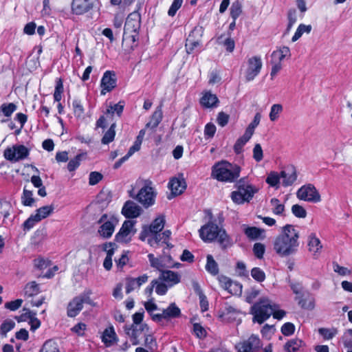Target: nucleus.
Wrapping results in <instances>:
<instances>
[{"label": "nucleus", "mask_w": 352, "mask_h": 352, "mask_svg": "<svg viewBox=\"0 0 352 352\" xmlns=\"http://www.w3.org/2000/svg\"><path fill=\"white\" fill-rule=\"evenodd\" d=\"M296 196L299 199L306 201L316 203L321 200L318 191L311 184L300 187L296 192Z\"/></svg>", "instance_id": "nucleus-8"}, {"label": "nucleus", "mask_w": 352, "mask_h": 352, "mask_svg": "<svg viewBox=\"0 0 352 352\" xmlns=\"http://www.w3.org/2000/svg\"><path fill=\"white\" fill-rule=\"evenodd\" d=\"M206 269L208 272L213 275H216L219 272L218 265L214 260L213 257L210 254L207 256Z\"/></svg>", "instance_id": "nucleus-37"}, {"label": "nucleus", "mask_w": 352, "mask_h": 352, "mask_svg": "<svg viewBox=\"0 0 352 352\" xmlns=\"http://www.w3.org/2000/svg\"><path fill=\"white\" fill-rule=\"evenodd\" d=\"M283 110V105L280 104H274L271 107L270 112L269 114L270 120L272 122L276 121L279 115L282 113Z\"/></svg>", "instance_id": "nucleus-38"}, {"label": "nucleus", "mask_w": 352, "mask_h": 352, "mask_svg": "<svg viewBox=\"0 0 352 352\" xmlns=\"http://www.w3.org/2000/svg\"><path fill=\"white\" fill-rule=\"evenodd\" d=\"M193 331L197 338L203 339L206 336V329L199 323L193 324Z\"/></svg>", "instance_id": "nucleus-55"}, {"label": "nucleus", "mask_w": 352, "mask_h": 352, "mask_svg": "<svg viewBox=\"0 0 352 352\" xmlns=\"http://www.w3.org/2000/svg\"><path fill=\"white\" fill-rule=\"evenodd\" d=\"M260 339L252 335L247 340H244L236 345V349L238 352H254L261 347Z\"/></svg>", "instance_id": "nucleus-14"}, {"label": "nucleus", "mask_w": 352, "mask_h": 352, "mask_svg": "<svg viewBox=\"0 0 352 352\" xmlns=\"http://www.w3.org/2000/svg\"><path fill=\"white\" fill-rule=\"evenodd\" d=\"M142 212V208L133 201H127L122 210V213L126 218H136Z\"/></svg>", "instance_id": "nucleus-18"}, {"label": "nucleus", "mask_w": 352, "mask_h": 352, "mask_svg": "<svg viewBox=\"0 0 352 352\" xmlns=\"http://www.w3.org/2000/svg\"><path fill=\"white\" fill-rule=\"evenodd\" d=\"M237 190L241 192L246 202H249L258 189L248 184L245 178L241 179L237 183Z\"/></svg>", "instance_id": "nucleus-17"}, {"label": "nucleus", "mask_w": 352, "mask_h": 352, "mask_svg": "<svg viewBox=\"0 0 352 352\" xmlns=\"http://www.w3.org/2000/svg\"><path fill=\"white\" fill-rule=\"evenodd\" d=\"M15 323L12 320H6L0 327V333L6 336V333L14 327Z\"/></svg>", "instance_id": "nucleus-45"}, {"label": "nucleus", "mask_w": 352, "mask_h": 352, "mask_svg": "<svg viewBox=\"0 0 352 352\" xmlns=\"http://www.w3.org/2000/svg\"><path fill=\"white\" fill-rule=\"evenodd\" d=\"M162 119V110L161 106L157 107L153 113L150 122L146 124V128L155 129L160 123Z\"/></svg>", "instance_id": "nucleus-29"}, {"label": "nucleus", "mask_w": 352, "mask_h": 352, "mask_svg": "<svg viewBox=\"0 0 352 352\" xmlns=\"http://www.w3.org/2000/svg\"><path fill=\"white\" fill-rule=\"evenodd\" d=\"M100 86L102 95H105L107 92L112 91L116 87V74L111 71L105 72L102 78Z\"/></svg>", "instance_id": "nucleus-16"}, {"label": "nucleus", "mask_w": 352, "mask_h": 352, "mask_svg": "<svg viewBox=\"0 0 352 352\" xmlns=\"http://www.w3.org/2000/svg\"><path fill=\"white\" fill-rule=\"evenodd\" d=\"M165 224L164 217L160 216L157 217L150 225L149 227L144 226L140 235V239L144 241L150 235L160 232Z\"/></svg>", "instance_id": "nucleus-12"}, {"label": "nucleus", "mask_w": 352, "mask_h": 352, "mask_svg": "<svg viewBox=\"0 0 352 352\" xmlns=\"http://www.w3.org/2000/svg\"><path fill=\"white\" fill-rule=\"evenodd\" d=\"M143 138L144 136L138 134L133 145L129 150V154H133L135 152H137L140 149Z\"/></svg>", "instance_id": "nucleus-59"}, {"label": "nucleus", "mask_w": 352, "mask_h": 352, "mask_svg": "<svg viewBox=\"0 0 352 352\" xmlns=\"http://www.w3.org/2000/svg\"><path fill=\"white\" fill-rule=\"evenodd\" d=\"M308 246L309 251L313 254L314 258H317L321 252L322 245L320 239L314 234L309 236Z\"/></svg>", "instance_id": "nucleus-24"}, {"label": "nucleus", "mask_w": 352, "mask_h": 352, "mask_svg": "<svg viewBox=\"0 0 352 352\" xmlns=\"http://www.w3.org/2000/svg\"><path fill=\"white\" fill-rule=\"evenodd\" d=\"M252 135V133L245 130L243 135L237 140L234 146V150L236 153L239 154L241 153L243 146L249 141Z\"/></svg>", "instance_id": "nucleus-33"}, {"label": "nucleus", "mask_w": 352, "mask_h": 352, "mask_svg": "<svg viewBox=\"0 0 352 352\" xmlns=\"http://www.w3.org/2000/svg\"><path fill=\"white\" fill-rule=\"evenodd\" d=\"M299 232L292 225L282 228L281 233L274 241V250L280 256H288L297 251Z\"/></svg>", "instance_id": "nucleus-1"}, {"label": "nucleus", "mask_w": 352, "mask_h": 352, "mask_svg": "<svg viewBox=\"0 0 352 352\" xmlns=\"http://www.w3.org/2000/svg\"><path fill=\"white\" fill-rule=\"evenodd\" d=\"M159 279L165 281L173 286L180 282V276L178 273L170 270H163L161 272Z\"/></svg>", "instance_id": "nucleus-26"}, {"label": "nucleus", "mask_w": 352, "mask_h": 352, "mask_svg": "<svg viewBox=\"0 0 352 352\" xmlns=\"http://www.w3.org/2000/svg\"><path fill=\"white\" fill-rule=\"evenodd\" d=\"M294 325L291 322H287L281 327V332L285 336H290L294 333Z\"/></svg>", "instance_id": "nucleus-64"}, {"label": "nucleus", "mask_w": 352, "mask_h": 352, "mask_svg": "<svg viewBox=\"0 0 352 352\" xmlns=\"http://www.w3.org/2000/svg\"><path fill=\"white\" fill-rule=\"evenodd\" d=\"M148 257L151 267L156 268L160 272L163 271L164 267H172L170 263V256H160V258H155L153 254H149Z\"/></svg>", "instance_id": "nucleus-19"}, {"label": "nucleus", "mask_w": 352, "mask_h": 352, "mask_svg": "<svg viewBox=\"0 0 352 352\" xmlns=\"http://www.w3.org/2000/svg\"><path fill=\"white\" fill-rule=\"evenodd\" d=\"M35 201L32 191L26 189L25 187L21 197L22 204L25 206H32Z\"/></svg>", "instance_id": "nucleus-35"}, {"label": "nucleus", "mask_w": 352, "mask_h": 352, "mask_svg": "<svg viewBox=\"0 0 352 352\" xmlns=\"http://www.w3.org/2000/svg\"><path fill=\"white\" fill-rule=\"evenodd\" d=\"M123 109L124 104H122V102H119L118 104H116L113 106H110L107 109V113L113 114L114 113H116V114L120 117L122 115Z\"/></svg>", "instance_id": "nucleus-50"}, {"label": "nucleus", "mask_w": 352, "mask_h": 352, "mask_svg": "<svg viewBox=\"0 0 352 352\" xmlns=\"http://www.w3.org/2000/svg\"><path fill=\"white\" fill-rule=\"evenodd\" d=\"M264 232L263 230H261L256 227H248L245 229V234L251 239H256Z\"/></svg>", "instance_id": "nucleus-40"}, {"label": "nucleus", "mask_w": 352, "mask_h": 352, "mask_svg": "<svg viewBox=\"0 0 352 352\" xmlns=\"http://www.w3.org/2000/svg\"><path fill=\"white\" fill-rule=\"evenodd\" d=\"M38 292V285L36 283V282H32L29 284H27L24 288L25 295L28 297H32V296L37 294Z\"/></svg>", "instance_id": "nucleus-43"}, {"label": "nucleus", "mask_w": 352, "mask_h": 352, "mask_svg": "<svg viewBox=\"0 0 352 352\" xmlns=\"http://www.w3.org/2000/svg\"><path fill=\"white\" fill-rule=\"evenodd\" d=\"M252 277L258 282H263L265 279V274L258 267H254L251 270Z\"/></svg>", "instance_id": "nucleus-47"}, {"label": "nucleus", "mask_w": 352, "mask_h": 352, "mask_svg": "<svg viewBox=\"0 0 352 352\" xmlns=\"http://www.w3.org/2000/svg\"><path fill=\"white\" fill-rule=\"evenodd\" d=\"M140 19V14L138 12L129 14L124 25L123 41L133 43L138 39Z\"/></svg>", "instance_id": "nucleus-4"}, {"label": "nucleus", "mask_w": 352, "mask_h": 352, "mask_svg": "<svg viewBox=\"0 0 352 352\" xmlns=\"http://www.w3.org/2000/svg\"><path fill=\"white\" fill-rule=\"evenodd\" d=\"M261 118L260 113H256L253 121L248 125L246 130L254 134V129L259 124Z\"/></svg>", "instance_id": "nucleus-61"}, {"label": "nucleus", "mask_w": 352, "mask_h": 352, "mask_svg": "<svg viewBox=\"0 0 352 352\" xmlns=\"http://www.w3.org/2000/svg\"><path fill=\"white\" fill-rule=\"evenodd\" d=\"M53 205L44 206L36 210L35 214L31 215L23 224L24 230H29L34 227L36 223L49 217L54 211Z\"/></svg>", "instance_id": "nucleus-7"}, {"label": "nucleus", "mask_w": 352, "mask_h": 352, "mask_svg": "<svg viewBox=\"0 0 352 352\" xmlns=\"http://www.w3.org/2000/svg\"><path fill=\"white\" fill-rule=\"evenodd\" d=\"M245 78L251 81L258 74L262 68V60L259 56H252L248 60Z\"/></svg>", "instance_id": "nucleus-13"}, {"label": "nucleus", "mask_w": 352, "mask_h": 352, "mask_svg": "<svg viewBox=\"0 0 352 352\" xmlns=\"http://www.w3.org/2000/svg\"><path fill=\"white\" fill-rule=\"evenodd\" d=\"M116 124L113 123L108 131L105 133L103 138H102V143L104 144H107L109 142H112L114 140L116 131Z\"/></svg>", "instance_id": "nucleus-41"}, {"label": "nucleus", "mask_w": 352, "mask_h": 352, "mask_svg": "<svg viewBox=\"0 0 352 352\" xmlns=\"http://www.w3.org/2000/svg\"><path fill=\"white\" fill-rule=\"evenodd\" d=\"M168 187L171 191L173 196L181 195L186 188V183L183 178H173L169 184Z\"/></svg>", "instance_id": "nucleus-23"}, {"label": "nucleus", "mask_w": 352, "mask_h": 352, "mask_svg": "<svg viewBox=\"0 0 352 352\" xmlns=\"http://www.w3.org/2000/svg\"><path fill=\"white\" fill-rule=\"evenodd\" d=\"M242 12V3L239 1H235L230 8V15L236 20Z\"/></svg>", "instance_id": "nucleus-42"}, {"label": "nucleus", "mask_w": 352, "mask_h": 352, "mask_svg": "<svg viewBox=\"0 0 352 352\" xmlns=\"http://www.w3.org/2000/svg\"><path fill=\"white\" fill-rule=\"evenodd\" d=\"M199 232L201 239L205 242H212L214 239H217L218 243L223 249H226L232 245L231 239L226 234L225 230L220 228L213 222H209L203 226Z\"/></svg>", "instance_id": "nucleus-2"}, {"label": "nucleus", "mask_w": 352, "mask_h": 352, "mask_svg": "<svg viewBox=\"0 0 352 352\" xmlns=\"http://www.w3.org/2000/svg\"><path fill=\"white\" fill-rule=\"evenodd\" d=\"M204 33L202 27H195L188 35L186 39V52L190 54L197 46L199 45L201 38Z\"/></svg>", "instance_id": "nucleus-15"}, {"label": "nucleus", "mask_w": 352, "mask_h": 352, "mask_svg": "<svg viewBox=\"0 0 352 352\" xmlns=\"http://www.w3.org/2000/svg\"><path fill=\"white\" fill-rule=\"evenodd\" d=\"M276 307L277 305L268 298H261L252 307V314L254 315L253 321L262 324L270 317Z\"/></svg>", "instance_id": "nucleus-5"}, {"label": "nucleus", "mask_w": 352, "mask_h": 352, "mask_svg": "<svg viewBox=\"0 0 352 352\" xmlns=\"http://www.w3.org/2000/svg\"><path fill=\"white\" fill-rule=\"evenodd\" d=\"M16 109V106L14 103H4L1 106V111L6 117H9Z\"/></svg>", "instance_id": "nucleus-48"}, {"label": "nucleus", "mask_w": 352, "mask_h": 352, "mask_svg": "<svg viewBox=\"0 0 352 352\" xmlns=\"http://www.w3.org/2000/svg\"><path fill=\"white\" fill-rule=\"evenodd\" d=\"M135 221L128 220L122 224L119 232L116 235V240L120 243H128L131 241V235L136 232L134 228Z\"/></svg>", "instance_id": "nucleus-11"}, {"label": "nucleus", "mask_w": 352, "mask_h": 352, "mask_svg": "<svg viewBox=\"0 0 352 352\" xmlns=\"http://www.w3.org/2000/svg\"><path fill=\"white\" fill-rule=\"evenodd\" d=\"M125 282V289L126 294L131 293L135 288L138 287L137 285V281H135V278H126Z\"/></svg>", "instance_id": "nucleus-56"}, {"label": "nucleus", "mask_w": 352, "mask_h": 352, "mask_svg": "<svg viewBox=\"0 0 352 352\" xmlns=\"http://www.w3.org/2000/svg\"><path fill=\"white\" fill-rule=\"evenodd\" d=\"M253 157L256 162H260L263 160V150L261 146L259 144H256L254 147Z\"/></svg>", "instance_id": "nucleus-62"}, {"label": "nucleus", "mask_w": 352, "mask_h": 352, "mask_svg": "<svg viewBox=\"0 0 352 352\" xmlns=\"http://www.w3.org/2000/svg\"><path fill=\"white\" fill-rule=\"evenodd\" d=\"M83 156L82 154H79L76 156L74 159L71 160L68 164H67V168L69 171L74 170L77 167H78L80 164V161Z\"/></svg>", "instance_id": "nucleus-57"}, {"label": "nucleus", "mask_w": 352, "mask_h": 352, "mask_svg": "<svg viewBox=\"0 0 352 352\" xmlns=\"http://www.w3.org/2000/svg\"><path fill=\"white\" fill-rule=\"evenodd\" d=\"M143 138L144 136L138 134L133 145L129 150V154H133L135 152H137L140 149Z\"/></svg>", "instance_id": "nucleus-58"}, {"label": "nucleus", "mask_w": 352, "mask_h": 352, "mask_svg": "<svg viewBox=\"0 0 352 352\" xmlns=\"http://www.w3.org/2000/svg\"><path fill=\"white\" fill-rule=\"evenodd\" d=\"M302 342L298 339H292L288 341L285 345L287 352H295L301 346Z\"/></svg>", "instance_id": "nucleus-39"}, {"label": "nucleus", "mask_w": 352, "mask_h": 352, "mask_svg": "<svg viewBox=\"0 0 352 352\" xmlns=\"http://www.w3.org/2000/svg\"><path fill=\"white\" fill-rule=\"evenodd\" d=\"M217 42L219 45L224 46L229 52H233L234 49V41L230 36H226V35L221 34L217 37Z\"/></svg>", "instance_id": "nucleus-32"}, {"label": "nucleus", "mask_w": 352, "mask_h": 352, "mask_svg": "<svg viewBox=\"0 0 352 352\" xmlns=\"http://www.w3.org/2000/svg\"><path fill=\"white\" fill-rule=\"evenodd\" d=\"M63 91V81L60 78L58 79L56 81V85L55 88V91L54 94V98L55 101L59 102L61 100V94Z\"/></svg>", "instance_id": "nucleus-51"}, {"label": "nucleus", "mask_w": 352, "mask_h": 352, "mask_svg": "<svg viewBox=\"0 0 352 352\" xmlns=\"http://www.w3.org/2000/svg\"><path fill=\"white\" fill-rule=\"evenodd\" d=\"M311 26L310 25H306L304 24H300L298 26L294 36L292 37V41L293 42L296 41L299 38H300V36H302V34L304 32L309 33L311 32Z\"/></svg>", "instance_id": "nucleus-44"}, {"label": "nucleus", "mask_w": 352, "mask_h": 352, "mask_svg": "<svg viewBox=\"0 0 352 352\" xmlns=\"http://www.w3.org/2000/svg\"><path fill=\"white\" fill-rule=\"evenodd\" d=\"M280 176L283 179L282 184L284 186H292L297 179L296 170L294 167L281 170Z\"/></svg>", "instance_id": "nucleus-22"}, {"label": "nucleus", "mask_w": 352, "mask_h": 352, "mask_svg": "<svg viewBox=\"0 0 352 352\" xmlns=\"http://www.w3.org/2000/svg\"><path fill=\"white\" fill-rule=\"evenodd\" d=\"M333 270L340 276H349L351 271L345 267L340 266L336 263H333Z\"/></svg>", "instance_id": "nucleus-54"}, {"label": "nucleus", "mask_w": 352, "mask_h": 352, "mask_svg": "<svg viewBox=\"0 0 352 352\" xmlns=\"http://www.w3.org/2000/svg\"><path fill=\"white\" fill-rule=\"evenodd\" d=\"M102 339L107 346H111L117 341L116 334L113 327L104 330Z\"/></svg>", "instance_id": "nucleus-30"}, {"label": "nucleus", "mask_w": 352, "mask_h": 352, "mask_svg": "<svg viewBox=\"0 0 352 352\" xmlns=\"http://www.w3.org/2000/svg\"><path fill=\"white\" fill-rule=\"evenodd\" d=\"M288 24L287 27V32H289L292 26L295 24L297 21L296 11L294 9L289 10L288 12Z\"/></svg>", "instance_id": "nucleus-53"}, {"label": "nucleus", "mask_w": 352, "mask_h": 352, "mask_svg": "<svg viewBox=\"0 0 352 352\" xmlns=\"http://www.w3.org/2000/svg\"><path fill=\"white\" fill-rule=\"evenodd\" d=\"M72 9L76 14H82L90 9L88 0H73Z\"/></svg>", "instance_id": "nucleus-27"}, {"label": "nucleus", "mask_w": 352, "mask_h": 352, "mask_svg": "<svg viewBox=\"0 0 352 352\" xmlns=\"http://www.w3.org/2000/svg\"><path fill=\"white\" fill-rule=\"evenodd\" d=\"M291 56L290 50L287 46H283L276 51H274L272 54V59L277 60V62L281 63V61L285 57H289Z\"/></svg>", "instance_id": "nucleus-31"}, {"label": "nucleus", "mask_w": 352, "mask_h": 352, "mask_svg": "<svg viewBox=\"0 0 352 352\" xmlns=\"http://www.w3.org/2000/svg\"><path fill=\"white\" fill-rule=\"evenodd\" d=\"M102 179V175L98 172H91L89 174V183L90 185H96Z\"/></svg>", "instance_id": "nucleus-63"}, {"label": "nucleus", "mask_w": 352, "mask_h": 352, "mask_svg": "<svg viewBox=\"0 0 352 352\" xmlns=\"http://www.w3.org/2000/svg\"><path fill=\"white\" fill-rule=\"evenodd\" d=\"M29 154L28 149L23 145H14L7 148L3 153L5 158L11 162H18L25 158Z\"/></svg>", "instance_id": "nucleus-9"}, {"label": "nucleus", "mask_w": 352, "mask_h": 352, "mask_svg": "<svg viewBox=\"0 0 352 352\" xmlns=\"http://www.w3.org/2000/svg\"><path fill=\"white\" fill-rule=\"evenodd\" d=\"M280 176L277 172L271 171L267 178L266 182L272 187H274L276 189L279 188Z\"/></svg>", "instance_id": "nucleus-34"}, {"label": "nucleus", "mask_w": 352, "mask_h": 352, "mask_svg": "<svg viewBox=\"0 0 352 352\" xmlns=\"http://www.w3.org/2000/svg\"><path fill=\"white\" fill-rule=\"evenodd\" d=\"M296 300H298V305L303 309L311 310L315 307V300L313 298L305 299L302 296H298L296 297Z\"/></svg>", "instance_id": "nucleus-36"}, {"label": "nucleus", "mask_w": 352, "mask_h": 352, "mask_svg": "<svg viewBox=\"0 0 352 352\" xmlns=\"http://www.w3.org/2000/svg\"><path fill=\"white\" fill-rule=\"evenodd\" d=\"M181 316V310L175 303H170V305L162 310L161 314H152L153 320L160 322L162 320L168 321L173 318H179Z\"/></svg>", "instance_id": "nucleus-10"}, {"label": "nucleus", "mask_w": 352, "mask_h": 352, "mask_svg": "<svg viewBox=\"0 0 352 352\" xmlns=\"http://www.w3.org/2000/svg\"><path fill=\"white\" fill-rule=\"evenodd\" d=\"M107 217V215L104 214L98 221L99 223H103L98 230L99 234L103 238H109L112 235L115 228L113 222L110 221H105Z\"/></svg>", "instance_id": "nucleus-21"}, {"label": "nucleus", "mask_w": 352, "mask_h": 352, "mask_svg": "<svg viewBox=\"0 0 352 352\" xmlns=\"http://www.w3.org/2000/svg\"><path fill=\"white\" fill-rule=\"evenodd\" d=\"M271 205L273 206L272 211L275 214H281L284 210L285 206L280 204L279 200L276 198H273L270 201Z\"/></svg>", "instance_id": "nucleus-46"}, {"label": "nucleus", "mask_w": 352, "mask_h": 352, "mask_svg": "<svg viewBox=\"0 0 352 352\" xmlns=\"http://www.w3.org/2000/svg\"><path fill=\"white\" fill-rule=\"evenodd\" d=\"M253 251L258 258H261L265 252V245L261 243H256L254 245Z\"/></svg>", "instance_id": "nucleus-60"}, {"label": "nucleus", "mask_w": 352, "mask_h": 352, "mask_svg": "<svg viewBox=\"0 0 352 352\" xmlns=\"http://www.w3.org/2000/svg\"><path fill=\"white\" fill-rule=\"evenodd\" d=\"M218 102L219 100L217 96L210 91L206 92L200 99L201 104L206 108L216 107Z\"/></svg>", "instance_id": "nucleus-28"}, {"label": "nucleus", "mask_w": 352, "mask_h": 352, "mask_svg": "<svg viewBox=\"0 0 352 352\" xmlns=\"http://www.w3.org/2000/svg\"><path fill=\"white\" fill-rule=\"evenodd\" d=\"M170 232L166 230L162 233H156L148 236V243L152 247L160 245L161 244H166L167 247H169L168 244V240L169 239Z\"/></svg>", "instance_id": "nucleus-20"}, {"label": "nucleus", "mask_w": 352, "mask_h": 352, "mask_svg": "<svg viewBox=\"0 0 352 352\" xmlns=\"http://www.w3.org/2000/svg\"><path fill=\"white\" fill-rule=\"evenodd\" d=\"M151 185V182L146 181L138 193L134 195L132 192H130V197L135 199L145 208L152 206L155 204L157 192Z\"/></svg>", "instance_id": "nucleus-6"}, {"label": "nucleus", "mask_w": 352, "mask_h": 352, "mask_svg": "<svg viewBox=\"0 0 352 352\" xmlns=\"http://www.w3.org/2000/svg\"><path fill=\"white\" fill-rule=\"evenodd\" d=\"M83 303L81 296H78L73 298L68 304L67 315L69 317H75L82 309Z\"/></svg>", "instance_id": "nucleus-25"}, {"label": "nucleus", "mask_w": 352, "mask_h": 352, "mask_svg": "<svg viewBox=\"0 0 352 352\" xmlns=\"http://www.w3.org/2000/svg\"><path fill=\"white\" fill-rule=\"evenodd\" d=\"M72 105L75 116L78 118H82L84 114V108L80 102L78 100H74Z\"/></svg>", "instance_id": "nucleus-52"}, {"label": "nucleus", "mask_w": 352, "mask_h": 352, "mask_svg": "<svg viewBox=\"0 0 352 352\" xmlns=\"http://www.w3.org/2000/svg\"><path fill=\"white\" fill-rule=\"evenodd\" d=\"M292 212L296 217L298 218H305L307 216V212L305 209L298 204L292 206Z\"/></svg>", "instance_id": "nucleus-49"}, {"label": "nucleus", "mask_w": 352, "mask_h": 352, "mask_svg": "<svg viewBox=\"0 0 352 352\" xmlns=\"http://www.w3.org/2000/svg\"><path fill=\"white\" fill-rule=\"evenodd\" d=\"M240 170L239 166L221 161L213 166L212 176L219 181L232 182L239 177Z\"/></svg>", "instance_id": "nucleus-3"}]
</instances>
